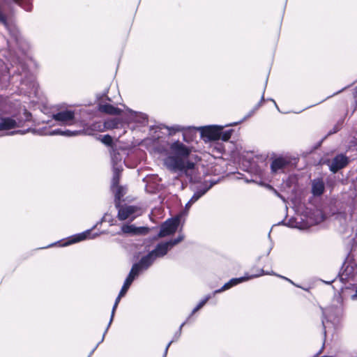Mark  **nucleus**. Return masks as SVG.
Here are the masks:
<instances>
[{"instance_id": "4be33fe9", "label": "nucleus", "mask_w": 357, "mask_h": 357, "mask_svg": "<svg viewBox=\"0 0 357 357\" xmlns=\"http://www.w3.org/2000/svg\"><path fill=\"white\" fill-rule=\"evenodd\" d=\"M122 296H120V294H119V296H117V298H116V301H115V303H114V305L113 306V308H112V314H111V318H110V320H109V324L107 326V328L105 331V332L107 331L108 328L109 327V326L111 325L112 324V321L113 320V318H114V313H115V311H116V309L119 305V303L121 300Z\"/></svg>"}, {"instance_id": "f8f14e48", "label": "nucleus", "mask_w": 357, "mask_h": 357, "mask_svg": "<svg viewBox=\"0 0 357 357\" xmlns=\"http://www.w3.org/2000/svg\"><path fill=\"white\" fill-rule=\"evenodd\" d=\"M289 162L284 158H278L273 160L271 169L273 174H277L283 171L289 165Z\"/></svg>"}, {"instance_id": "4468645a", "label": "nucleus", "mask_w": 357, "mask_h": 357, "mask_svg": "<svg viewBox=\"0 0 357 357\" xmlns=\"http://www.w3.org/2000/svg\"><path fill=\"white\" fill-rule=\"evenodd\" d=\"M137 266L132 267L131 271L125 280V282L120 291V296H124L135 278L137 276Z\"/></svg>"}, {"instance_id": "c756f323", "label": "nucleus", "mask_w": 357, "mask_h": 357, "mask_svg": "<svg viewBox=\"0 0 357 357\" xmlns=\"http://www.w3.org/2000/svg\"><path fill=\"white\" fill-rule=\"evenodd\" d=\"M32 87H33V93H36V84H32Z\"/></svg>"}, {"instance_id": "5701e85b", "label": "nucleus", "mask_w": 357, "mask_h": 357, "mask_svg": "<svg viewBox=\"0 0 357 357\" xmlns=\"http://www.w3.org/2000/svg\"><path fill=\"white\" fill-rule=\"evenodd\" d=\"M208 188L204 190H200L195 192L193 196L190 199L191 201V203L194 204L195 202H197L202 195H204L206 192Z\"/></svg>"}, {"instance_id": "b1692460", "label": "nucleus", "mask_w": 357, "mask_h": 357, "mask_svg": "<svg viewBox=\"0 0 357 357\" xmlns=\"http://www.w3.org/2000/svg\"><path fill=\"white\" fill-rule=\"evenodd\" d=\"M211 298V296L208 295L206 296L204 299H202L198 305L193 309L192 312V314L197 312L199 310H200L206 303V302Z\"/></svg>"}, {"instance_id": "f257e3e1", "label": "nucleus", "mask_w": 357, "mask_h": 357, "mask_svg": "<svg viewBox=\"0 0 357 357\" xmlns=\"http://www.w3.org/2000/svg\"><path fill=\"white\" fill-rule=\"evenodd\" d=\"M191 153V149L179 141L172 143L168 151V155L164 160L166 167L173 172H183L191 175L195 163L185 161Z\"/></svg>"}, {"instance_id": "a211bd4d", "label": "nucleus", "mask_w": 357, "mask_h": 357, "mask_svg": "<svg viewBox=\"0 0 357 357\" xmlns=\"http://www.w3.org/2000/svg\"><path fill=\"white\" fill-rule=\"evenodd\" d=\"M100 110L102 112H105V113H107L109 114H112V115L119 114L121 112L120 109L115 107L113 105H109V104H105V105H100Z\"/></svg>"}, {"instance_id": "39448f33", "label": "nucleus", "mask_w": 357, "mask_h": 357, "mask_svg": "<svg viewBox=\"0 0 357 357\" xmlns=\"http://www.w3.org/2000/svg\"><path fill=\"white\" fill-rule=\"evenodd\" d=\"M183 238L184 236L183 234H180L178 238L174 240L159 243L155 250L151 252L155 258L162 257L165 256L167 253L168 250H169L173 246L182 241Z\"/></svg>"}, {"instance_id": "6ab92c4d", "label": "nucleus", "mask_w": 357, "mask_h": 357, "mask_svg": "<svg viewBox=\"0 0 357 357\" xmlns=\"http://www.w3.org/2000/svg\"><path fill=\"white\" fill-rule=\"evenodd\" d=\"M15 3L19 4L25 10L30 11L31 10V0H13Z\"/></svg>"}, {"instance_id": "7ed1b4c3", "label": "nucleus", "mask_w": 357, "mask_h": 357, "mask_svg": "<svg viewBox=\"0 0 357 357\" xmlns=\"http://www.w3.org/2000/svg\"><path fill=\"white\" fill-rule=\"evenodd\" d=\"M275 275V273L273 272L272 273H268V272H264V271L263 269H261L260 270V273H258V274H255V275H245V276H243V277H241V278H232L228 282L225 283L222 287V288L218 289V290H215L214 292H213V295L216 294H218V293H220L223 291H225V290H227L229 289H230L231 287L241 283V282H245V281H247L248 280H250V279H252V278H257V277H259L261 275ZM276 275V274H275ZM277 276L280 277V278H282L283 279H285L287 280H288L289 282H292L284 277V276H281V275H277Z\"/></svg>"}, {"instance_id": "2f4dec72", "label": "nucleus", "mask_w": 357, "mask_h": 357, "mask_svg": "<svg viewBox=\"0 0 357 357\" xmlns=\"http://www.w3.org/2000/svg\"><path fill=\"white\" fill-rule=\"evenodd\" d=\"M142 118H143V119H144V120H145V119H146V117H145V116H144V115L142 116Z\"/></svg>"}, {"instance_id": "dca6fc26", "label": "nucleus", "mask_w": 357, "mask_h": 357, "mask_svg": "<svg viewBox=\"0 0 357 357\" xmlns=\"http://www.w3.org/2000/svg\"><path fill=\"white\" fill-rule=\"evenodd\" d=\"M20 127L19 123L12 118H0V132Z\"/></svg>"}, {"instance_id": "20e7f679", "label": "nucleus", "mask_w": 357, "mask_h": 357, "mask_svg": "<svg viewBox=\"0 0 357 357\" xmlns=\"http://www.w3.org/2000/svg\"><path fill=\"white\" fill-rule=\"evenodd\" d=\"M224 128L223 126H208L200 127L198 130H200L202 138L207 142L220 139Z\"/></svg>"}, {"instance_id": "393cba45", "label": "nucleus", "mask_w": 357, "mask_h": 357, "mask_svg": "<svg viewBox=\"0 0 357 357\" xmlns=\"http://www.w3.org/2000/svg\"><path fill=\"white\" fill-rule=\"evenodd\" d=\"M231 132H232L231 130H226V131L222 130L220 139H222L223 141L229 140L231 137Z\"/></svg>"}, {"instance_id": "423d86ee", "label": "nucleus", "mask_w": 357, "mask_h": 357, "mask_svg": "<svg viewBox=\"0 0 357 357\" xmlns=\"http://www.w3.org/2000/svg\"><path fill=\"white\" fill-rule=\"evenodd\" d=\"M140 208L135 206L125 205L119 207L118 212V218L120 220L130 219L133 220L136 217L142 214Z\"/></svg>"}, {"instance_id": "9b49d317", "label": "nucleus", "mask_w": 357, "mask_h": 357, "mask_svg": "<svg viewBox=\"0 0 357 357\" xmlns=\"http://www.w3.org/2000/svg\"><path fill=\"white\" fill-rule=\"evenodd\" d=\"M121 231L124 234L136 235V234H144L149 231L147 227H137L133 225H124L121 227Z\"/></svg>"}, {"instance_id": "1a4fd4ad", "label": "nucleus", "mask_w": 357, "mask_h": 357, "mask_svg": "<svg viewBox=\"0 0 357 357\" xmlns=\"http://www.w3.org/2000/svg\"><path fill=\"white\" fill-rule=\"evenodd\" d=\"M156 259L152 252L142 257L139 263L135 264L132 267L137 266V275L144 270L147 269Z\"/></svg>"}, {"instance_id": "a878e982", "label": "nucleus", "mask_w": 357, "mask_h": 357, "mask_svg": "<svg viewBox=\"0 0 357 357\" xmlns=\"http://www.w3.org/2000/svg\"><path fill=\"white\" fill-rule=\"evenodd\" d=\"M101 141L106 145H110L112 143V138L111 136L106 135L102 137Z\"/></svg>"}, {"instance_id": "bb28decb", "label": "nucleus", "mask_w": 357, "mask_h": 357, "mask_svg": "<svg viewBox=\"0 0 357 357\" xmlns=\"http://www.w3.org/2000/svg\"><path fill=\"white\" fill-rule=\"evenodd\" d=\"M173 342V340L170 341L168 344L167 345L165 349V352H164V355H163V357H166L167 356V351H168V349H169V346L171 345V344Z\"/></svg>"}, {"instance_id": "0eeeda50", "label": "nucleus", "mask_w": 357, "mask_h": 357, "mask_svg": "<svg viewBox=\"0 0 357 357\" xmlns=\"http://www.w3.org/2000/svg\"><path fill=\"white\" fill-rule=\"evenodd\" d=\"M179 223V217L168 219L161 225L158 237L162 238L173 234L176 231Z\"/></svg>"}, {"instance_id": "ddd939ff", "label": "nucleus", "mask_w": 357, "mask_h": 357, "mask_svg": "<svg viewBox=\"0 0 357 357\" xmlns=\"http://www.w3.org/2000/svg\"><path fill=\"white\" fill-rule=\"evenodd\" d=\"M97 236L98 234H94L93 235V236H91V230H86L82 233L72 236L67 242L63 244V246H66L73 243H75L86 240L87 238H93Z\"/></svg>"}, {"instance_id": "2eb2a0df", "label": "nucleus", "mask_w": 357, "mask_h": 357, "mask_svg": "<svg viewBox=\"0 0 357 357\" xmlns=\"http://www.w3.org/2000/svg\"><path fill=\"white\" fill-rule=\"evenodd\" d=\"M90 134L91 132H89L88 130H75V131H71L70 130H61V129H55V130H53L52 131L50 132H47L45 133V135H63V136H67V137H71V136H77V135H82V134Z\"/></svg>"}, {"instance_id": "aec40b11", "label": "nucleus", "mask_w": 357, "mask_h": 357, "mask_svg": "<svg viewBox=\"0 0 357 357\" xmlns=\"http://www.w3.org/2000/svg\"><path fill=\"white\" fill-rule=\"evenodd\" d=\"M86 130H88L90 132H93V131L104 132L105 131L104 123H102L101 122H96L91 125V130H89V129H87ZM91 133H90L89 135H91Z\"/></svg>"}, {"instance_id": "7c9ffc66", "label": "nucleus", "mask_w": 357, "mask_h": 357, "mask_svg": "<svg viewBox=\"0 0 357 357\" xmlns=\"http://www.w3.org/2000/svg\"><path fill=\"white\" fill-rule=\"evenodd\" d=\"M184 324H185V323H183V324L181 325L180 328H179V331H181V328H182V327L183 326V325H184Z\"/></svg>"}, {"instance_id": "6e6552de", "label": "nucleus", "mask_w": 357, "mask_h": 357, "mask_svg": "<svg viewBox=\"0 0 357 357\" xmlns=\"http://www.w3.org/2000/svg\"><path fill=\"white\" fill-rule=\"evenodd\" d=\"M53 119L61 126H72L75 123V113L72 110H62L53 114Z\"/></svg>"}, {"instance_id": "9d476101", "label": "nucleus", "mask_w": 357, "mask_h": 357, "mask_svg": "<svg viewBox=\"0 0 357 357\" xmlns=\"http://www.w3.org/2000/svg\"><path fill=\"white\" fill-rule=\"evenodd\" d=\"M348 163V158L342 155H337L331 162L329 167L331 171L335 173L339 169L344 168Z\"/></svg>"}, {"instance_id": "f3484780", "label": "nucleus", "mask_w": 357, "mask_h": 357, "mask_svg": "<svg viewBox=\"0 0 357 357\" xmlns=\"http://www.w3.org/2000/svg\"><path fill=\"white\" fill-rule=\"evenodd\" d=\"M324 191V183L321 179H314L312 183V192L314 196H319Z\"/></svg>"}, {"instance_id": "f03ea898", "label": "nucleus", "mask_w": 357, "mask_h": 357, "mask_svg": "<svg viewBox=\"0 0 357 357\" xmlns=\"http://www.w3.org/2000/svg\"><path fill=\"white\" fill-rule=\"evenodd\" d=\"M119 160L118 156L116 154L112 155V162H113V178L112 181V188L114 191L115 190V197L116 199H120L121 197L123 195V188L119 186V182L120 178V174L122 169V165L119 164L117 160Z\"/></svg>"}, {"instance_id": "cd10ccee", "label": "nucleus", "mask_w": 357, "mask_h": 357, "mask_svg": "<svg viewBox=\"0 0 357 357\" xmlns=\"http://www.w3.org/2000/svg\"><path fill=\"white\" fill-rule=\"evenodd\" d=\"M0 22H3V23H5V22H6L5 17H4V15L1 13V11H0Z\"/></svg>"}, {"instance_id": "412c9836", "label": "nucleus", "mask_w": 357, "mask_h": 357, "mask_svg": "<svg viewBox=\"0 0 357 357\" xmlns=\"http://www.w3.org/2000/svg\"><path fill=\"white\" fill-rule=\"evenodd\" d=\"M118 122L116 119H111L104 122L105 130L114 129L117 126Z\"/></svg>"}, {"instance_id": "c85d7f7f", "label": "nucleus", "mask_w": 357, "mask_h": 357, "mask_svg": "<svg viewBox=\"0 0 357 357\" xmlns=\"http://www.w3.org/2000/svg\"><path fill=\"white\" fill-rule=\"evenodd\" d=\"M192 204L193 203H191V201L189 200V202L185 204V208L188 209L192 206Z\"/></svg>"}]
</instances>
